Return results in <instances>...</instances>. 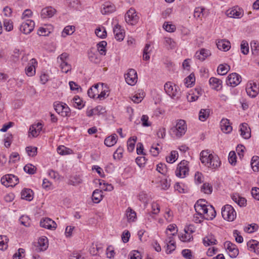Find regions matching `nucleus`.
Wrapping results in <instances>:
<instances>
[{
    "label": "nucleus",
    "instance_id": "f257e3e1",
    "mask_svg": "<svg viewBox=\"0 0 259 259\" xmlns=\"http://www.w3.org/2000/svg\"><path fill=\"white\" fill-rule=\"evenodd\" d=\"M200 159L203 164L212 169H215L221 165L219 157L210 153L208 150L201 151Z\"/></svg>",
    "mask_w": 259,
    "mask_h": 259
},
{
    "label": "nucleus",
    "instance_id": "f03ea898",
    "mask_svg": "<svg viewBox=\"0 0 259 259\" xmlns=\"http://www.w3.org/2000/svg\"><path fill=\"white\" fill-rule=\"evenodd\" d=\"M187 131V125L184 120H178L175 126L170 128L171 135L177 138H180L185 135Z\"/></svg>",
    "mask_w": 259,
    "mask_h": 259
},
{
    "label": "nucleus",
    "instance_id": "7ed1b4c3",
    "mask_svg": "<svg viewBox=\"0 0 259 259\" xmlns=\"http://www.w3.org/2000/svg\"><path fill=\"white\" fill-rule=\"evenodd\" d=\"M165 93L172 99L178 100L180 98L181 93L179 87L171 82H167L164 86Z\"/></svg>",
    "mask_w": 259,
    "mask_h": 259
},
{
    "label": "nucleus",
    "instance_id": "20e7f679",
    "mask_svg": "<svg viewBox=\"0 0 259 259\" xmlns=\"http://www.w3.org/2000/svg\"><path fill=\"white\" fill-rule=\"evenodd\" d=\"M68 59L69 55L67 53H62L57 59V62L60 64L61 71L66 73L71 70V65L67 62Z\"/></svg>",
    "mask_w": 259,
    "mask_h": 259
},
{
    "label": "nucleus",
    "instance_id": "39448f33",
    "mask_svg": "<svg viewBox=\"0 0 259 259\" xmlns=\"http://www.w3.org/2000/svg\"><path fill=\"white\" fill-rule=\"evenodd\" d=\"M223 218L228 221H233L236 217V212L230 205L227 204L222 209Z\"/></svg>",
    "mask_w": 259,
    "mask_h": 259
},
{
    "label": "nucleus",
    "instance_id": "423d86ee",
    "mask_svg": "<svg viewBox=\"0 0 259 259\" xmlns=\"http://www.w3.org/2000/svg\"><path fill=\"white\" fill-rule=\"evenodd\" d=\"M54 107L55 111L62 116L66 117L69 116L70 109L66 104L56 102L54 103Z\"/></svg>",
    "mask_w": 259,
    "mask_h": 259
},
{
    "label": "nucleus",
    "instance_id": "0eeeda50",
    "mask_svg": "<svg viewBox=\"0 0 259 259\" xmlns=\"http://www.w3.org/2000/svg\"><path fill=\"white\" fill-rule=\"evenodd\" d=\"M1 181L6 187H13L18 183L19 179L14 175L8 174L3 177Z\"/></svg>",
    "mask_w": 259,
    "mask_h": 259
},
{
    "label": "nucleus",
    "instance_id": "6e6552de",
    "mask_svg": "<svg viewBox=\"0 0 259 259\" xmlns=\"http://www.w3.org/2000/svg\"><path fill=\"white\" fill-rule=\"evenodd\" d=\"M188 161L182 160L177 166L175 173L179 178H184L189 172V168L187 166Z\"/></svg>",
    "mask_w": 259,
    "mask_h": 259
},
{
    "label": "nucleus",
    "instance_id": "1a4fd4ad",
    "mask_svg": "<svg viewBox=\"0 0 259 259\" xmlns=\"http://www.w3.org/2000/svg\"><path fill=\"white\" fill-rule=\"evenodd\" d=\"M35 23L33 21L28 19L22 23L20 26V30L25 34L31 33L34 29Z\"/></svg>",
    "mask_w": 259,
    "mask_h": 259
},
{
    "label": "nucleus",
    "instance_id": "9d476101",
    "mask_svg": "<svg viewBox=\"0 0 259 259\" xmlns=\"http://www.w3.org/2000/svg\"><path fill=\"white\" fill-rule=\"evenodd\" d=\"M139 17L136 14V10L134 9L131 8L125 15V21L131 24L134 25L138 21Z\"/></svg>",
    "mask_w": 259,
    "mask_h": 259
},
{
    "label": "nucleus",
    "instance_id": "9b49d317",
    "mask_svg": "<svg viewBox=\"0 0 259 259\" xmlns=\"http://www.w3.org/2000/svg\"><path fill=\"white\" fill-rule=\"evenodd\" d=\"M224 246L231 258H235L238 255L239 250L235 244L226 241L224 243Z\"/></svg>",
    "mask_w": 259,
    "mask_h": 259
},
{
    "label": "nucleus",
    "instance_id": "f8f14e48",
    "mask_svg": "<svg viewBox=\"0 0 259 259\" xmlns=\"http://www.w3.org/2000/svg\"><path fill=\"white\" fill-rule=\"evenodd\" d=\"M125 79L128 84L131 85L135 84L138 79L136 70L134 69H130L128 72L125 74Z\"/></svg>",
    "mask_w": 259,
    "mask_h": 259
},
{
    "label": "nucleus",
    "instance_id": "ddd939ff",
    "mask_svg": "<svg viewBox=\"0 0 259 259\" xmlns=\"http://www.w3.org/2000/svg\"><path fill=\"white\" fill-rule=\"evenodd\" d=\"M241 77L236 73H233L229 75L226 80L228 85L231 87H236L241 82Z\"/></svg>",
    "mask_w": 259,
    "mask_h": 259
},
{
    "label": "nucleus",
    "instance_id": "4468645a",
    "mask_svg": "<svg viewBox=\"0 0 259 259\" xmlns=\"http://www.w3.org/2000/svg\"><path fill=\"white\" fill-rule=\"evenodd\" d=\"M246 91L249 97L254 98L258 94L259 87L255 82H250L247 84Z\"/></svg>",
    "mask_w": 259,
    "mask_h": 259
},
{
    "label": "nucleus",
    "instance_id": "2eb2a0df",
    "mask_svg": "<svg viewBox=\"0 0 259 259\" xmlns=\"http://www.w3.org/2000/svg\"><path fill=\"white\" fill-rule=\"evenodd\" d=\"M227 16L233 18H240L243 16V11L240 8L236 7L227 11L226 13Z\"/></svg>",
    "mask_w": 259,
    "mask_h": 259
},
{
    "label": "nucleus",
    "instance_id": "dca6fc26",
    "mask_svg": "<svg viewBox=\"0 0 259 259\" xmlns=\"http://www.w3.org/2000/svg\"><path fill=\"white\" fill-rule=\"evenodd\" d=\"M40 226L48 229H55L57 227L56 223L50 218H42L40 221Z\"/></svg>",
    "mask_w": 259,
    "mask_h": 259
},
{
    "label": "nucleus",
    "instance_id": "f3484780",
    "mask_svg": "<svg viewBox=\"0 0 259 259\" xmlns=\"http://www.w3.org/2000/svg\"><path fill=\"white\" fill-rule=\"evenodd\" d=\"M240 135L245 139H248L251 137V130L246 123H243L240 125Z\"/></svg>",
    "mask_w": 259,
    "mask_h": 259
},
{
    "label": "nucleus",
    "instance_id": "a211bd4d",
    "mask_svg": "<svg viewBox=\"0 0 259 259\" xmlns=\"http://www.w3.org/2000/svg\"><path fill=\"white\" fill-rule=\"evenodd\" d=\"M48 242L47 238H40L38 240L37 245L35 248V251L38 252L46 250L48 247Z\"/></svg>",
    "mask_w": 259,
    "mask_h": 259
},
{
    "label": "nucleus",
    "instance_id": "6ab92c4d",
    "mask_svg": "<svg viewBox=\"0 0 259 259\" xmlns=\"http://www.w3.org/2000/svg\"><path fill=\"white\" fill-rule=\"evenodd\" d=\"M220 126L222 131L226 134H229L232 131L229 120L227 118H223L220 122Z\"/></svg>",
    "mask_w": 259,
    "mask_h": 259
},
{
    "label": "nucleus",
    "instance_id": "aec40b11",
    "mask_svg": "<svg viewBox=\"0 0 259 259\" xmlns=\"http://www.w3.org/2000/svg\"><path fill=\"white\" fill-rule=\"evenodd\" d=\"M211 55V52L209 50L201 49L195 53V57L201 61H204L206 58Z\"/></svg>",
    "mask_w": 259,
    "mask_h": 259
},
{
    "label": "nucleus",
    "instance_id": "412c9836",
    "mask_svg": "<svg viewBox=\"0 0 259 259\" xmlns=\"http://www.w3.org/2000/svg\"><path fill=\"white\" fill-rule=\"evenodd\" d=\"M177 232V230H176V232H174L170 234V235L171 236L169 237L168 240H165V242L167 245V249L166 251L167 253H170L173 250H174L176 249V243L172 239V236L175 235Z\"/></svg>",
    "mask_w": 259,
    "mask_h": 259
},
{
    "label": "nucleus",
    "instance_id": "4be33fe9",
    "mask_svg": "<svg viewBox=\"0 0 259 259\" xmlns=\"http://www.w3.org/2000/svg\"><path fill=\"white\" fill-rule=\"evenodd\" d=\"M123 30L121 29V26L119 24H116L113 28V32L115 35V38L117 40L121 41L124 37V33Z\"/></svg>",
    "mask_w": 259,
    "mask_h": 259
},
{
    "label": "nucleus",
    "instance_id": "5701e85b",
    "mask_svg": "<svg viewBox=\"0 0 259 259\" xmlns=\"http://www.w3.org/2000/svg\"><path fill=\"white\" fill-rule=\"evenodd\" d=\"M42 125L41 123H37L36 124H33L30 127L29 134H30L33 137H37L42 130Z\"/></svg>",
    "mask_w": 259,
    "mask_h": 259
},
{
    "label": "nucleus",
    "instance_id": "b1692460",
    "mask_svg": "<svg viewBox=\"0 0 259 259\" xmlns=\"http://www.w3.org/2000/svg\"><path fill=\"white\" fill-rule=\"evenodd\" d=\"M88 57L91 62L96 64L99 63L101 61L98 52L93 49L89 51Z\"/></svg>",
    "mask_w": 259,
    "mask_h": 259
},
{
    "label": "nucleus",
    "instance_id": "393cba45",
    "mask_svg": "<svg viewBox=\"0 0 259 259\" xmlns=\"http://www.w3.org/2000/svg\"><path fill=\"white\" fill-rule=\"evenodd\" d=\"M115 10V7L114 5L109 2L105 3L101 10V12L103 14L106 15L113 12Z\"/></svg>",
    "mask_w": 259,
    "mask_h": 259
},
{
    "label": "nucleus",
    "instance_id": "a878e982",
    "mask_svg": "<svg viewBox=\"0 0 259 259\" xmlns=\"http://www.w3.org/2000/svg\"><path fill=\"white\" fill-rule=\"evenodd\" d=\"M218 48L222 51L226 52L231 48V45L230 41L225 39H222L218 41L217 42Z\"/></svg>",
    "mask_w": 259,
    "mask_h": 259
},
{
    "label": "nucleus",
    "instance_id": "bb28decb",
    "mask_svg": "<svg viewBox=\"0 0 259 259\" xmlns=\"http://www.w3.org/2000/svg\"><path fill=\"white\" fill-rule=\"evenodd\" d=\"M56 10L52 7H47L42 9L41 16L42 18L52 17L55 14Z\"/></svg>",
    "mask_w": 259,
    "mask_h": 259
},
{
    "label": "nucleus",
    "instance_id": "cd10ccee",
    "mask_svg": "<svg viewBox=\"0 0 259 259\" xmlns=\"http://www.w3.org/2000/svg\"><path fill=\"white\" fill-rule=\"evenodd\" d=\"M30 62V65L28 66L25 69L26 74L28 76H32L35 74V69L34 64H37V61L35 59H32Z\"/></svg>",
    "mask_w": 259,
    "mask_h": 259
},
{
    "label": "nucleus",
    "instance_id": "c85d7f7f",
    "mask_svg": "<svg viewBox=\"0 0 259 259\" xmlns=\"http://www.w3.org/2000/svg\"><path fill=\"white\" fill-rule=\"evenodd\" d=\"M209 84L211 86L212 89L217 91L220 90L222 88V81L221 80L215 78L211 77L209 80Z\"/></svg>",
    "mask_w": 259,
    "mask_h": 259
},
{
    "label": "nucleus",
    "instance_id": "c756f323",
    "mask_svg": "<svg viewBox=\"0 0 259 259\" xmlns=\"http://www.w3.org/2000/svg\"><path fill=\"white\" fill-rule=\"evenodd\" d=\"M33 191L30 189H24L21 192V198L28 201H31L33 198Z\"/></svg>",
    "mask_w": 259,
    "mask_h": 259
},
{
    "label": "nucleus",
    "instance_id": "7c9ffc66",
    "mask_svg": "<svg viewBox=\"0 0 259 259\" xmlns=\"http://www.w3.org/2000/svg\"><path fill=\"white\" fill-rule=\"evenodd\" d=\"M247 247L251 251L255 253L259 252V242L255 240H249L247 243Z\"/></svg>",
    "mask_w": 259,
    "mask_h": 259
},
{
    "label": "nucleus",
    "instance_id": "2f4dec72",
    "mask_svg": "<svg viewBox=\"0 0 259 259\" xmlns=\"http://www.w3.org/2000/svg\"><path fill=\"white\" fill-rule=\"evenodd\" d=\"M91 254L93 255H97L102 252V246L101 244L97 243H93L90 248Z\"/></svg>",
    "mask_w": 259,
    "mask_h": 259
},
{
    "label": "nucleus",
    "instance_id": "473e14b6",
    "mask_svg": "<svg viewBox=\"0 0 259 259\" xmlns=\"http://www.w3.org/2000/svg\"><path fill=\"white\" fill-rule=\"evenodd\" d=\"M103 198V192L101 190L96 189L92 194V200L95 203H99Z\"/></svg>",
    "mask_w": 259,
    "mask_h": 259
},
{
    "label": "nucleus",
    "instance_id": "72a5a7b5",
    "mask_svg": "<svg viewBox=\"0 0 259 259\" xmlns=\"http://www.w3.org/2000/svg\"><path fill=\"white\" fill-rule=\"evenodd\" d=\"M117 138V135L116 134H113L105 139L104 144L108 147L113 146L116 143Z\"/></svg>",
    "mask_w": 259,
    "mask_h": 259
},
{
    "label": "nucleus",
    "instance_id": "f704fd0d",
    "mask_svg": "<svg viewBox=\"0 0 259 259\" xmlns=\"http://www.w3.org/2000/svg\"><path fill=\"white\" fill-rule=\"evenodd\" d=\"M210 114V110L209 109H202L199 113V119L202 121H205Z\"/></svg>",
    "mask_w": 259,
    "mask_h": 259
},
{
    "label": "nucleus",
    "instance_id": "c9c22d12",
    "mask_svg": "<svg viewBox=\"0 0 259 259\" xmlns=\"http://www.w3.org/2000/svg\"><path fill=\"white\" fill-rule=\"evenodd\" d=\"M217 242V240L212 235H208L204 237L203 239V244L206 246L216 244Z\"/></svg>",
    "mask_w": 259,
    "mask_h": 259
},
{
    "label": "nucleus",
    "instance_id": "e433bc0d",
    "mask_svg": "<svg viewBox=\"0 0 259 259\" xmlns=\"http://www.w3.org/2000/svg\"><path fill=\"white\" fill-rule=\"evenodd\" d=\"M212 189V186L208 183H204L200 188L201 192L206 194H210Z\"/></svg>",
    "mask_w": 259,
    "mask_h": 259
},
{
    "label": "nucleus",
    "instance_id": "4c0bfd02",
    "mask_svg": "<svg viewBox=\"0 0 259 259\" xmlns=\"http://www.w3.org/2000/svg\"><path fill=\"white\" fill-rule=\"evenodd\" d=\"M230 69V66L227 64H220L218 67L217 72L221 75H225Z\"/></svg>",
    "mask_w": 259,
    "mask_h": 259
},
{
    "label": "nucleus",
    "instance_id": "58836bf2",
    "mask_svg": "<svg viewBox=\"0 0 259 259\" xmlns=\"http://www.w3.org/2000/svg\"><path fill=\"white\" fill-rule=\"evenodd\" d=\"M126 215L128 222H134L136 219V212L130 207L127 209Z\"/></svg>",
    "mask_w": 259,
    "mask_h": 259
},
{
    "label": "nucleus",
    "instance_id": "ea45409f",
    "mask_svg": "<svg viewBox=\"0 0 259 259\" xmlns=\"http://www.w3.org/2000/svg\"><path fill=\"white\" fill-rule=\"evenodd\" d=\"M251 166L254 171L259 170V157L254 156L251 159Z\"/></svg>",
    "mask_w": 259,
    "mask_h": 259
},
{
    "label": "nucleus",
    "instance_id": "a19ab883",
    "mask_svg": "<svg viewBox=\"0 0 259 259\" xmlns=\"http://www.w3.org/2000/svg\"><path fill=\"white\" fill-rule=\"evenodd\" d=\"M215 210L214 207L212 205H210L208 207V213L207 214H206V216L204 217V219L207 220H211L215 218Z\"/></svg>",
    "mask_w": 259,
    "mask_h": 259
},
{
    "label": "nucleus",
    "instance_id": "79ce46f5",
    "mask_svg": "<svg viewBox=\"0 0 259 259\" xmlns=\"http://www.w3.org/2000/svg\"><path fill=\"white\" fill-rule=\"evenodd\" d=\"M58 153L61 155L70 154L72 153V150L64 146H60L57 148Z\"/></svg>",
    "mask_w": 259,
    "mask_h": 259
},
{
    "label": "nucleus",
    "instance_id": "37998d69",
    "mask_svg": "<svg viewBox=\"0 0 259 259\" xmlns=\"http://www.w3.org/2000/svg\"><path fill=\"white\" fill-rule=\"evenodd\" d=\"M107 42L105 41H101L97 44L98 51L99 53L102 55H105L106 54V47Z\"/></svg>",
    "mask_w": 259,
    "mask_h": 259
},
{
    "label": "nucleus",
    "instance_id": "c03bdc74",
    "mask_svg": "<svg viewBox=\"0 0 259 259\" xmlns=\"http://www.w3.org/2000/svg\"><path fill=\"white\" fill-rule=\"evenodd\" d=\"M9 239L6 236H0V249H6L8 246Z\"/></svg>",
    "mask_w": 259,
    "mask_h": 259
},
{
    "label": "nucleus",
    "instance_id": "a18cd8bd",
    "mask_svg": "<svg viewBox=\"0 0 259 259\" xmlns=\"http://www.w3.org/2000/svg\"><path fill=\"white\" fill-rule=\"evenodd\" d=\"M95 33L98 37L101 38H105L107 36V32L104 27L97 28L95 30Z\"/></svg>",
    "mask_w": 259,
    "mask_h": 259
},
{
    "label": "nucleus",
    "instance_id": "49530a36",
    "mask_svg": "<svg viewBox=\"0 0 259 259\" xmlns=\"http://www.w3.org/2000/svg\"><path fill=\"white\" fill-rule=\"evenodd\" d=\"M136 137H131L127 142V149L129 152H132L135 148Z\"/></svg>",
    "mask_w": 259,
    "mask_h": 259
},
{
    "label": "nucleus",
    "instance_id": "de8ad7c7",
    "mask_svg": "<svg viewBox=\"0 0 259 259\" xmlns=\"http://www.w3.org/2000/svg\"><path fill=\"white\" fill-rule=\"evenodd\" d=\"M73 100L74 107L80 109L84 106L82 101L78 96H75L73 98Z\"/></svg>",
    "mask_w": 259,
    "mask_h": 259
},
{
    "label": "nucleus",
    "instance_id": "09e8293b",
    "mask_svg": "<svg viewBox=\"0 0 259 259\" xmlns=\"http://www.w3.org/2000/svg\"><path fill=\"white\" fill-rule=\"evenodd\" d=\"M24 170L30 175H32L35 173L36 168L35 166L31 164H27L24 167Z\"/></svg>",
    "mask_w": 259,
    "mask_h": 259
},
{
    "label": "nucleus",
    "instance_id": "8fccbe9b",
    "mask_svg": "<svg viewBox=\"0 0 259 259\" xmlns=\"http://www.w3.org/2000/svg\"><path fill=\"white\" fill-rule=\"evenodd\" d=\"M75 30V28L74 26H66L62 33V36L63 37H65L67 35H70L72 34Z\"/></svg>",
    "mask_w": 259,
    "mask_h": 259
},
{
    "label": "nucleus",
    "instance_id": "3c124183",
    "mask_svg": "<svg viewBox=\"0 0 259 259\" xmlns=\"http://www.w3.org/2000/svg\"><path fill=\"white\" fill-rule=\"evenodd\" d=\"M20 224L25 227H28L30 225L29 218L27 215L21 216L19 220Z\"/></svg>",
    "mask_w": 259,
    "mask_h": 259
},
{
    "label": "nucleus",
    "instance_id": "603ef678",
    "mask_svg": "<svg viewBox=\"0 0 259 259\" xmlns=\"http://www.w3.org/2000/svg\"><path fill=\"white\" fill-rule=\"evenodd\" d=\"M178 157V153L176 151H172L170 155L166 157V161L170 163L174 162Z\"/></svg>",
    "mask_w": 259,
    "mask_h": 259
},
{
    "label": "nucleus",
    "instance_id": "864d4df0",
    "mask_svg": "<svg viewBox=\"0 0 259 259\" xmlns=\"http://www.w3.org/2000/svg\"><path fill=\"white\" fill-rule=\"evenodd\" d=\"M241 52L244 55H247L249 52V46L247 41L243 40L242 41L240 46Z\"/></svg>",
    "mask_w": 259,
    "mask_h": 259
},
{
    "label": "nucleus",
    "instance_id": "5fc2aeb1",
    "mask_svg": "<svg viewBox=\"0 0 259 259\" xmlns=\"http://www.w3.org/2000/svg\"><path fill=\"white\" fill-rule=\"evenodd\" d=\"M156 170L163 175H166L167 171L166 165L161 163L157 165Z\"/></svg>",
    "mask_w": 259,
    "mask_h": 259
},
{
    "label": "nucleus",
    "instance_id": "6e6d98bb",
    "mask_svg": "<svg viewBox=\"0 0 259 259\" xmlns=\"http://www.w3.org/2000/svg\"><path fill=\"white\" fill-rule=\"evenodd\" d=\"M163 28L166 31L169 32H173L176 29V27L175 25L169 24L168 22H165L163 25Z\"/></svg>",
    "mask_w": 259,
    "mask_h": 259
},
{
    "label": "nucleus",
    "instance_id": "4d7b16f0",
    "mask_svg": "<svg viewBox=\"0 0 259 259\" xmlns=\"http://www.w3.org/2000/svg\"><path fill=\"white\" fill-rule=\"evenodd\" d=\"M4 26L8 31H10L13 29V22L10 19H5L4 20Z\"/></svg>",
    "mask_w": 259,
    "mask_h": 259
},
{
    "label": "nucleus",
    "instance_id": "13d9d810",
    "mask_svg": "<svg viewBox=\"0 0 259 259\" xmlns=\"http://www.w3.org/2000/svg\"><path fill=\"white\" fill-rule=\"evenodd\" d=\"M258 48V44L256 41L252 40L251 41L250 48L253 54L255 55L257 53L258 51H259Z\"/></svg>",
    "mask_w": 259,
    "mask_h": 259
},
{
    "label": "nucleus",
    "instance_id": "bf43d9fd",
    "mask_svg": "<svg viewBox=\"0 0 259 259\" xmlns=\"http://www.w3.org/2000/svg\"><path fill=\"white\" fill-rule=\"evenodd\" d=\"M99 184L102 186L103 185V186L101 187V188L104 190V191H112L113 189V187L112 186L111 184H109L108 183H105L104 182V181L103 180H102L99 183Z\"/></svg>",
    "mask_w": 259,
    "mask_h": 259
},
{
    "label": "nucleus",
    "instance_id": "052dcab7",
    "mask_svg": "<svg viewBox=\"0 0 259 259\" xmlns=\"http://www.w3.org/2000/svg\"><path fill=\"white\" fill-rule=\"evenodd\" d=\"M37 148L35 147H27L26 148V150L29 156L33 157L37 154Z\"/></svg>",
    "mask_w": 259,
    "mask_h": 259
},
{
    "label": "nucleus",
    "instance_id": "680f3d73",
    "mask_svg": "<svg viewBox=\"0 0 259 259\" xmlns=\"http://www.w3.org/2000/svg\"><path fill=\"white\" fill-rule=\"evenodd\" d=\"M123 149L122 147L118 148L113 154V158L116 159H120L122 157Z\"/></svg>",
    "mask_w": 259,
    "mask_h": 259
},
{
    "label": "nucleus",
    "instance_id": "e2e57ef3",
    "mask_svg": "<svg viewBox=\"0 0 259 259\" xmlns=\"http://www.w3.org/2000/svg\"><path fill=\"white\" fill-rule=\"evenodd\" d=\"M204 10V8L200 7L196 8L194 12V17L196 18H201L204 15L203 13Z\"/></svg>",
    "mask_w": 259,
    "mask_h": 259
},
{
    "label": "nucleus",
    "instance_id": "0e129e2a",
    "mask_svg": "<svg viewBox=\"0 0 259 259\" xmlns=\"http://www.w3.org/2000/svg\"><path fill=\"white\" fill-rule=\"evenodd\" d=\"M228 160L230 164L235 165L236 162V155L234 151H231L229 154Z\"/></svg>",
    "mask_w": 259,
    "mask_h": 259
},
{
    "label": "nucleus",
    "instance_id": "69168bd1",
    "mask_svg": "<svg viewBox=\"0 0 259 259\" xmlns=\"http://www.w3.org/2000/svg\"><path fill=\"white\" fill-rule=\"evenodd\" d=\"M152 212L153 214H157L160 211V205L156 202L151 204Z\"/></svg>",
    "mask_w": 259,
    "mask_h": 259
},
{
    "label": "nucleus",
    "instance_id": "338daca9",
    "mask_svg": "<svg viewBox=\"0 0 259 259\" xmlns=\"http://www.w3.org/2000/svg\"><path fill=\"white\" fill-rule=\"evenodd\" d=\"M94 113L95 115H100L106 112V109L101 105H98L94 108Z\"/></svg>",
    "mask_w": 259,
    "mask_h": 259
},
{
    "label": "nucleus",
    "instance_id": "774afa93",
    "mask_svg": "<svg viewBox=\"0 0 259 259\" xmlns=\"http://www.w3.org/2000/svg\"><path fill=\"white\" fill-rule=\"evenodd\" d=\"M129 256L130 259H142L140 252L137 250L131 252Z\"/></svg>",
    "mask_w": 259,
    "mask_h": 259
}]
</instances>
